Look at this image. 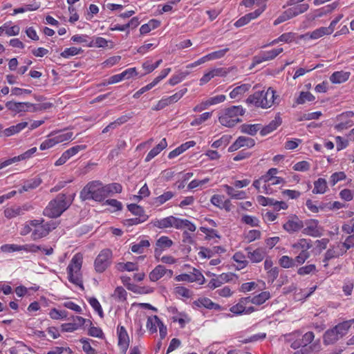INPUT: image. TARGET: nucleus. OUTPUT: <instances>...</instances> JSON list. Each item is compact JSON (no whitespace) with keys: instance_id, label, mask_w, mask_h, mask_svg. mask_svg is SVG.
I'll return each instance as SVG.
<instances>
[{"instance_id":"1","label":"nucleus","mask_w":354,"mask_h":354,"mask_svg":"<svg viewBox=\"0 0 354 354\" xmlns=\"http://www.w3.org/2000/svg\"><path fill=\"white\" fill-rule=\"evenodd\" d=\"M278 97L276 95L275 91L272 87H269L266 91H257L249 95L246 99V102L256 107L266 109L274 105Z\"/></svg>"},{"instance_id":"2","label":"nucleus","mask_w":354,"mask_h":354,"mask_svg":"<svg viewBox=\"0 0 354 354\" xmlns=\"http://www.w3.org/2000/svg\"><path fill=\"white\" fill-rule=\"evenodd\" d=\"M80 197L82 201L101 202L106 198L105 186L99 180L89 182L80 192Z\"/></svg>"},{"instance_id":"3","label":"nucleus","mask_w":354,"mask_h":354,"mask_svg":"<svg viewBox=\"0 0 354 354\" xmlns=\"http://www.w3.org/2000/svg\"><path fill=\"white\" fill-rule=\"evenodd\" d=\"M71 204V201L66 199V196L63 194H58L53 200L50 201L44 210V214L50 218L59 217Z\"/></svg>"},{"instance_id":"4","label":"nucleus","mask_w":354,"mask_h":354,"mask_svg":"<svg viewBox=\"0 0 354 354\" xmlns=\"http://www.w3.org/2000/svg\"><path fill=\"white\" fill-rule=\"evenodd\" d=\"M245 113L241 106H232L223 110L218 116L219 122L225 127H232L241 122L239 116Z\"/></svg>"},{"instance_id":"5","label":"nucleus","mask_w":354,"mask_h":354,"mask_svg":"<svg viewBox=\"0 0 354 354\" xmlns=\"http://www.w3.org/2000/svg\"><path fill=\"white\" fill-rule=\"evenodd\" d=\"M82 264V256L80 254H76L71 259L68 268V280L83 288L82 280L80 274V270Z\"/></svg>"},{"instance_id":"6","label":"nucleus","mask_w":354,"mask_h":354,"mask_svg":"<svg viewBox=\"0 0 354 354\" xmlns=\"http://www.w3.org/2000/svg\"><path fill=\"white\" fill-rule=\"evenodd\" d=\"M112 258V252L109 249L102 250L97 256L94 266L97 272H103L110 266Z\"/></svg>"},{"instance_id":"7","label":"nucleus","mask_w":354,"mask_h":354,"mask_svg":"<svg viewBox=\"0 0 354 354\" xmlns=\"http://www.w3.org/2000/svg\"><path fill=\"white\" fill-rule=\"evenodd\" d=\"M282 48L272 49L268 51H263L253 57L252 66L260 64L263 62H268L274 59L280 53L283 52Z\"/></svg>"},{"instance_id":"8","label":"nucleus","mask_w":354,"mask_h":354,"mask_svg":"<svg viewBox=\"0 0 354 354\" xmlns=\"http://www.w3.org/2000/svg\"><path fill=\"white\" fill-rule=\"evenodd\" d=\"M6 106L15 114L28 111L33 112L37 111L36 106L30 102H15L10 101L6 102Z\"/></svg>"},{"instance_id":"9","label":"nucleus","mask_w":354,"mask_h":354,"mask_svg":"<svg viewBox=\"0 0 354 354\" xmlns=\"http://www.w3.org/2000/svg\"><path fill=\"white\" fill-rule=\"evenodd\" d=\"M32 209V206L29 204H24L22 206L11 207L4 210V215L7 218L10 219L17 216L23 215L26 212L30 211Z\"/></svg>"},{"instance_id":"10","label":"nucleus","mask_w":354,"mask_h":354,"mask_svg":"<svg viewBox=\"0 0 354 354\" xmlns=\"http://www.w3.org/2000/svg\"><path fill=\"white\" fill-rule=\"evenodd\" d=\"M303 227V221L296 216H290L283 225V230L290 234L298 232Z\"/></svg>"},{"instance_id":"11","label":"nucleus","mask_w":354,"mask_h":354,"mask_svg":"<svg viewBox=\"0 0 354 354\" xmlns=\"http://www.w3.org/2000/svg\"><path fill=\"white\" fill-rule=\"evenodd\" d=\"M118 346L123 354H125L129 346V337L122 326L118 328Z\"/></svg>"},{"instance_id":"12","label":"nucleus","mask_w":354,"mask_h":354,"mask_svg":"<svg viewBox=\"0 0 354 354\" xmlns=\"http://www.w3.org/2000/svg\"><path fill=\"white\" fill-rule=\"evenodd\" d=\"M303 234L318 237L322 236V230L318 225V221L316 220H310L306 223V227L302 231Z\"/></svg>"},{"instance_id":"13","label":"nucleus","mask_w":354,"mask_h":354,"mask_svg":"<svg viewBox=\"0 0 354 354\" xmlns=\"http://www.w3.org/2000/svg\"><path fill=\"white\" fill-rule=\"evenodd\" d=\"M164 275H167L170 278L173 275V271L166 269L163 266L158 265L149 273V277L151 281H156Z\"/></svg>"},{"instance_id":"14","label":"nucleus","mask_w":354,"mask_h":354,"mask_svg":"<svg viewBox=\"0 0 354 354\" xmlns=\"http://www.w3.org/2000/svg\"><path fill=\"white\" fill-rule=\"evenodd\" d=\"M57 225L55 223H52V227L44 225L41 226H37V228L34 229L31 234L32 239L35 241L46 236L49 234V232L51 230L55 229Z\"/></svg>"},{"instance_id":"15","label":"nucleus","mask_w":354,"mask_h":354,"mask_svg":"<svg viewBox=\"0 0 354 354\" xmlns=\"http://www.w3.org/2000/svg\"><path fill=\"white\" fill-rule=\"evenodd\" d=\"M173 245V241L167 236H160L156 241L155 248V257L158 258L162 252L167 248H169Z\"/></svg>"},{"instance_id":"16","label":"nucleus","mask_w":354,"mask_h":354,"mask_svg":"<svg viewBox=\"0 0 354 354\" xmlns=\"http://www.w3.org/2000/svg\"><path fill=\"white\" fill-rule=\"evenodd\" d=\"M178 218L170 216L154 221L153 225L154 226L159 228H167L174 227L177 229V227H179V225H178Z\"/></svg>"},{"instance_id":"17","label":"nucleus","mask_w":354,"mask_h":354,"mask_svg":"<svg viewBox=\"0 0 354 354\" xmlns=\"http://www.w3.org/2000/svg\"><path fill=\"white\" fill-rule=\"evenodd\" d=\"M246 250L248 251V258L252 263H259L266 257V252L262 248H257L251 251L250 248H248Z\"/></svg>"},{"instance_id":"18","label":"nucleus","mask_w":354,"mask_h":354,"mask_svg":"<svg viewBox=\"0 0 354 354\" xmlns=\"http://www.w3.org/2000/svg\"><path fill=\"white\" fill-rule=\"evenodd\" d=\"M248 304H250L249 297H242L236 304L230 308V310L236 315L245 314V307Z\"/></svg>"},{"instance_id":"19","label":"nucleus","mask_w":354,"mask_h":354,"mask_svg":"<svg viewBox=\"0 0 354 354\" xmlns=\"http://www.w3.org/2000/svg\"><path fill=\"white\" fill-rule=\"evenodd\" d=\"M281 122L282 121L280 116L276 115L273 120H272L268 125L261 129V134L262 136H266L268 133H270L277 129V128L281 125Z\"/></svg>"},{"instance_id":"20","label":"nucleus","mask_w":354,"mask_h":354,"mask_svg":"<svg viewBox=\"0 0 354 354\" xmlns=\"http://www.w3.org/2000/svg\"><path fill=\"white\" fill-rule=\"evenodd\" d=\"M351 73L346 71H336L334 72L330 77V81L333 84H341L347 81L350 77Z\"/></svg>"},{"instance_id":"21","label":"nucleus","mask_w":354,"mask_h":354,"mask_svg":"<svg viewBox=\"0 0 354 354\" xmlns=\"http://www.w3.org/2000/svg\"><path fill=\"white\" fill-rule=\"evenodd\" d=\"M167 146V142L165 138L162 139L158 145L153 147L147 155L145 161L149 162L155 156L160 153Z\"/></svg>"},{"instance_id":"22","label":"nucleus","mask_w":354,"mask_h":354,"mask_svg":"<svg viewBox=\"0 0 354 354\" xmlns=\"http://www.w3.org/2000/svg\"><path fill=\"white\" fill-rule=\"evenodd\" d=\"M311 241L306 239H300L297 242L292 245V248L295 250V252H308V250L312 247Z\"/></svg>"},{"instance_id":"23","label":"nucleus","mask_w":354,"mask_h":354,"mask_svg":"<svg viewBox=\"0 0 354 354\" xmlns=\"http://www.w3.org/2000/svg\"><path fill=\"white\" fill-rule=\"evenodd\" d=\"M354 319L343 322L334 327V329L337 332V335L340 338L347 334L348 330L351 328Z\"/></svg>"},{"instance_id":"24","label":"nucleus","mask_w":354,"mask_h":354,"mask_svg":"<svg viewBox=\"0 0 354 354\" xmlns=\"http://www.w3.org/2000/svg\"><path fill=\"white\" fill-rule=\"evenodd\" d=\"M251 88L250 84H243L240 86L235 87L230 93V97L232 99H236L241 97L246 92H248Z\"/></svg>"},{"instance_id":"25","label":"nucleus","mask_w":354,"mask_h":354,"mask_svg":"<svg viewBox=\"0 0 354 354\" xmlns=\"http://www.w3.org/2000/svg\"><path fill=\"white\" fill-rule=\"evenodd\" d=\"M195 145H196V142L194 141H193V140L187 142L181 145L180 147H177L174 150L171 151L169 153L168 158H170V159L171 158H174L179 156L180 154H181L184 151H185L189 148H190L192 147H194Z\"/></svg>"},{"instance_id":"26","label":"nucleus","mask_w":354,"mask_h":354,"mask_svg":"<svg viewBox=\"0 0 354 354\" xmlns=\"http://www.w3.org/2000/svg\"><path fill=\"white\" fill-rule=\"evenodd\" d=\"M248 297L250 303L257 306H260L264 304L267 300H268L270 298V294L268 291H264L252 297Z\"/></svg>"},{"instance_id":"27","label":"nucleus","mask_w":354,"mask_h":354,"mask_svg":"<svg viewBox=\"0 0 354 354\" xmlns=\"http://www.w3.org/2000/svg\"><path fill=\"white\" fill-rule=\"evenodd\" d=\"M223 187L225 188L227 194L234 199H244L246 198V194L243 191H238L236 190L234 188H233L231 186H229L227 185H223Z\"/></svg>"},{"instance_id":"28","label":"nucleus","mask_w":354,"mask_h":354,"mask_svg":"<svg viewBox=\"0 0 354 354\" xmlns=\"http://www.w3.org/2000/svg\"><path fill=\"white\" fill-rule=\"evenodd\" d=\"M328 189L327 182L324 178H319L314 182L313 194H324Z\"/></svg>"},{"instance_id":"29","label":"nucleus","mask_w":354,"mask_h":354,"mask_svg":"<svg viewBox=\"0 0 354 354\" xmlns=\"http://www.w3.org/2000/svg\"><path fill=\"white\" fill-rule=\"evenodd\" d=\"M340 337L337 335V332L333 328L330 330H328L325 332L324 335V342L325 344H332L336 342Z\"/></svg>"},{"instance_id":"30","label":"nucleus","mask_w":354,"mask_h":354,"mask_svg":"<svg viewBox=\"0 0 354 354\" xmlns=\"http://www.w3.org/2000/svg\"><path fill=\"white\" fill-rule=\"evenodd\" d=\"M160 22L156 19H151L147 24H143L140 28V32L141 35H145L149 32L151 30L158 28Z\"/></svg>"},{"instance_id":"31","label":"nucleus","mask_w":354,"mask_h":354,"mask_svg":"<svg viewBox=\"0 0 354 354\" xmlns=\"http://www.w3.org/2000/svg\"><path fill=\"white\" fill-rule=\"evenodd\" d=\"M161 322H162L156 315L149 317L147 319V328L151 333H156L157 331V328H158Z\"/></svg>"},{"instance_id":"32","label":"nucleus","mask_w":354,"mask_h":354,"mask_svg":"<svg viewBox=\"0 0 354 354\" xmlns=\"http://www.w3.org/2000/svg\"><path fill=\"white\" fill-rule=\"evenodd\" d=\"M116 268L120 272L124 271H135L138 270V266L137 263L133 262H127V263H118L116 265Z\"/></svg>"},{"instance_id":"33","label":"nucleus","mask_w":354,"mask_h":354,"mask_svg":"<svg viewBox=\"0 0 354 354\" xmlns=\"http://www.w3.org/2000/svg\"><path fill=\"white\" fill-rule=\"evenodd\" d=\"M338 248H339V245H337V247L333 246L332 248H330L326 251V252L325 254V257L324 259V262H325L324 266H328V263H327L328 261H329L330 259H331L333 258L337 257L342 254V252H340L338 250Z\"/></svg>"},{"instance_id":"34","label":"nucleus","mask_w":354,"mask_h":354,"mask_svg":"<svg viewBox=\"0 0 354 354\" xmlns=\"http://www.w3.org/2000/svg\"><path fill=\"white\" fill-rule=\"evenodd\" d=\"M315 100V97L310 92L301 91L299 97L295 100V104H303L306 102H312Z\"/></svg>"},{"instance_id":"35","label":"nucleus","mask_w":354,"mask_h":354,"mask_svg":"<svg viewBox=\"0 0 354 354\" xmlns=\"http://www.w3.org/2000/svg\"><path fill=\"white\" fill-rule=\"evenodd\" d=\"M108 41L103 37H97L93 38L87 44L88 47L105 48L107 46Z\"/></svg>"},{"instance_id":"36","label":"nucleus","mask_w":354,"mask_h":354,"mask_svg":"<svg viewBox=\"0 0 354 354\" xmlns=\"http://www.w3.org/2000/svg\"><path fill=\"white\" fill-rule=\"evenodd\" d=\"M41 180L39 178L32 179L28 182H26L24 185L19 190V193H22L24 192H27L30 189H35L37 187L41 184Z\"/></svg>"},{"instance_id":"37","label":"nucleus","mask_w":354,"mask_h":354,"mask_svg":"<svg viewBox=\"0 0 354 354\" xmlns=\"http://www.w3.org/2000/svg\"><path fill=\"white\" fill-rule=\"evenodd\" d=\"M330 35L326 28V27H320L314 31H313L310 33H307L306 35V37L309 36L310 38L313 39H319L324 35Z\"/></svg>"},{"instance_id":"38","label":"nucleus","mask_w":354,"mask_h":354,"mask_svg":"<svg viewBox=\"0 0 354 354\" xmlns=\"http://www.w3.org/2000/svg\"><path fill=\"white\" fill-rule=\"evenodd\" d=\"M104 186L106 197L111 196L113 193H120L122 189V185L119 183H111Z\"/></svg>"},{"instance_id":"39","label":"nucleus","mask_w":354,"mask_h":354,"mask_svg":"<svg viewBox=\"0 0 354 354\" xmlns=\"http://www.w3.org/2000/svg\"><path fill=\"white\" fill-rule=\"evenodd\" d=\"M127 121V118L126 116H122L118 118L115 121L111 122L109 125H107L103 130L102 133H105L109 131L111 129H114L117 128L120 124L126 122Z\"/></svg>"},{"instance_id":"40","label":"nucleus","mask_w":354,"mask_h":354,"mask_svg":"<svg viewBox=\"0 0 354 354\" xmlns=\"http://www.w3.org/2000/svg\"><path fill=\"white\" fill-rule=\"evenodd\" d=\"M174 196V194L172 192L168 191L162 194V195L154 198V203L157 205L164 204L167 201L170 200Z\"/></svg>"},{"instance_id":"41","label":"nucleus","mask_w":354,"mask_h":354,"mask_svg":"<svg viewBox=\"0 0 354 354\" xmlns=\"http://www.w3.org/2000/svg\"><path fill=\"white\" fill-rule=\"evenodd\" d=\"M260 129V124H243L241 126V131L245 133L254 136Z\"/></svg>"},{"instance_id":"42","label":"nucleus","mask_w":354,"mask_h":354,"mask_svg":"<svg viewBox=\"0 0 354 354\" xmlns=\"http://www.w3.org/2000/svg\"><path fill=\"white\" fill-rule=\"evenodd\" d=\"M294 17V13L292 12V10L288 9L284 11L280 16H279L274 21V25L277 26L279 24L284 22Z\"/></svg>"},{"instance_id":"43","label":"nucleus","mask_w":354,"mask_h":354,"mask_svg":"<svg viewBox=\"0 0 354 354\" xmlns=\"http://www.w3.org/2000/svg\"><path fill=\"white\" fill-rule=\"evenodd\" d=\"M261 236V232L257 230H252L244 235V240L247 243H251L256 239H259Z\"/></svg>"},{"instance_id":"44","label":"nucleus","mask_w":354,"mask_h":354,"mask_svg":"<svg viewBox=\"0 0 354 354\" xmlns=\"http://www.w3.org/2000/svg\"><path fill=\"white\" fill-rule=\"evenodd\" d=\"M83 52L81 48L71 47L66 48L62 53L61 56L64 58H69L70 57L78 55Z\"/></svg>"},{"instance_id":"45","label":"nucleus","mask_w":354,"mask_h":354,"mask_svg":"<svg viewBox=\"0 0 354 354\" xmlns=\"http://www.w3.org/2000/svg\"><path fill=\"white\" fill-rule=\"evenodd\" d=\"M177 229H183L187 228L190 232H194L196 229V225L187 219H180L178 218Z\"/></svg>"},{"instance_id":"46","label":"nucleus","mask_w":354,"mask_h":354,"mask_svg":"<svg viewBox=\"0 0 354 354\" xmlns=\"http://www.w3.org/2000/svg\"><path fill=\"white\" fill-rule=\"evenodd\" d=\"M212 115V112H205L199 116L196 117L192 122V126H197L203 124L207 120H209Z\"/></svg>"},{"instance_id":"47","label":"nucleus","mask_w":354,"mask_h":354,"mask_svg":"<svg viewBox=\"0 0 354 354\" xmlns=\"http://www.w3.org/2000/svg\"><path fill=\"white\" fill-rule=\"evenodd\" d=\"M279 264L284 268H290L296 266L294 259L288 256H282L279 259Z\"/></svg>"},{"instance_id":"48","label":"nucleus","mask_w":354,"mask_h":354,"mask_svg":"<svg viewBox=\"0 0 354 354\" xmlns=\"http://www.w3.org/2000/svg\"><path fill=\"white\" fill-rule=\"evenodd\" d=\"M232 258L236 262L239 263V269L245 268L248 264V261L245 260V255L241 252H236Z\"/></svg>"},{"instance_id":"49","label":"nucleus","mask_w":354,"mask_h":354,"mask_svg":"<svg viewBox=\"0 0 354 354\" xmlns=\"http://www.w3.org/2000/svg\"><path fill=\"white\" fill-rule=\"evenodd\" d=\"M149 245L150 243L148 240H142L139 243L131 246V251L133 252L141 254L143 252L144 248H147Z\"/></svg>"},{"instance_id":"50","label":"nucleus","mask_w":354,"mask_h":354,"mask_svg":"<svg viewBox=\"0 0 354 354\" xmlns=\"http://www.w3.org/2000/svg\"><path fill=\"white\" fill-rule=\"evenodd\" d=\"M194 304L198 307H205L208 309H212L213 302L208 298L203 297L194 302Z\"/></svg>"},{"instance_id":"51","label":"nucleus","mask_w":354,"mask_h":354,"mask_svg":"<svg viewBox=\"0 0 354 354\" xmlns=\"http://www.w3.org/2000/svg\"><path fill=\"white\" fill-rule=\"evenodd\" d=\"M127 292L122 286L117 287L114 291L113 297L120 301H124L127 299Z\"/></svg>"},{"instance_id":"52","label":"nucleus","mask_w":354,"mask_h":354,"mask_svg":"<svg viewBox=\"0 0 354 354\" xmlns=\"http://www.w3.org/2000/svg\"><path fill=\"white\" fill-rule=\"evenodd\" d=\"M233 68H214L211 69L212 73L214 77H225Z\"/></svg>"},{"instance_id":"53","label":"nucleus","mask_w":354,"mask_h":354,"mask_svg":"<svg viewBox=\"0 0 354 354\" xmlns=\"http://www.w3.org/2000/svg\"><path fill=\"white\" fill-rule=\"evenodd\" d=\"M346 176L344 172L339 171L333 174L330 178V183L332 186H334L339 181L344 180Z\"/></svg>"},{"instance_id":"54","label":"nucleus","mask_w":354,"mask_h":354,"mask_svg":"<svg viewBox=\"0 0 354 354\" xmlns=\"http://www.w3.org/2000/svg\"><path fill=\"white\" fill-rule=\"evenodd\" d=\"M241 220L243 223L252 227H257L259 223V221L257 217L249 215L243 216Z\"/></svg>"},{"instance_id":"55","label":"nucleus","mask_w":354,"mask_h":354,"mask_svg":"<svg viewBox=\"0 0 354 354\" xmlns=\"http://www.w3.org/2000/svg\"><path fill=\"white\" fill-rule=\"evenodd\" d=\"M238 138H239V141H241L240 144L242 147H246L250 148V147H254L255 145L254 140L251 138L245 137V136H240Z\"/></svg>"},{"instance_id":"56","label":"nucleus","mask_w":354,"mask_h":354,"mask_svg":"<svg viewBox=\"0 0 354 354\" xmlns=\"http://www.w3.org/2000/svg\"><path fill=\"white\" fill-rule=\"evenodd\" d=\"M228 51L229 48H226L209 53L208 55L209 57L210 60L218 59L223 57Z\"/></svg>"},{"instance_id":"57","label":"nucleus","mask_w":354,"mask_h":354,"mask_svg":"<svg viewBox=\"0 0 354 354\" xmlns=\"http://www.w3.org/2000/svg\"><path fill=\"white\" fill-rule=\"evenodd\" d=\"M128 209L135 215L145 217L143 209L136 204H130L127 206Z\"/></svg>"},{"instance_id":"58","label":"nucleus","mask_w":354,"mask_h":354,"mask_svg":"<svg viewBox=\"0 0 354 354\" xmlns=\"http://www.w3.org/2000/svg\"><path fill=\"white\" fill-rule=\"evenodd\" d=\"M73 133L72 132H67L64 133H60L55 136L57 144L68 141L72 139Z\"/></svg>"},{"instance_id":"59","label":"nucleus","mask_w":354,"mask_h":354,"mask_svg":"<svg viewBox=\"0 0 354 354\" xmlns=\"http://www.w3.org/2000/svg\"><path fill=\"white\" fill-rule=\"evenodd\" d=\"M86 149V145H76L75 147H73L66 151H64L66 155L71 158L72 156L77 154L79 151L84 150Z\"/></svg>"},{"instance_id":"60","label":"nucleus","mask_w":354,"mask_h":354,"mask_svg":"<svg viewBox=\"0 0 354 354\" xmlns=\"http://www.w3.org/2000/svg\"><path fill=\"white\" fill-rule=\"evenodd\" d=\"M293 169L295 171H306L309 170L310 169V164L307 161H301L298 162L293 166Z\"/></svg>"},{"instance_id":"61","label":"nucleus","mask_w":354,"mask_h":354,"mask_svg":"<svg viewBox=\"0 0 354 354\" xmlns=\"http://www.w3.org/2000/svg\"><path fill=\"white\" fill-rule=\"evenodd\" d=\"M56 140L55 137L52 138H48L46 140H44L41 145H40V149L41 150H46L49 148H51L54 147L55 145H57Z\"/></svg>"},{"instance_id":"62","label":"nucleus","mask_w":354,"mask_h":354,"mask_svg":"<svg viewBox=\"0 0 354 354\" xmlns=\"http://www.w3.org/2000/svg\"><path fill=\"white\" fill-rule=\"evenodd\" d=\"M257 286L255 282L243 283L240 287V292H247L254 290Z\"/></svg>"},{"instance_id":"63","label":"nucleus","mask_w":354,"mask_h":354,"mask_svg":"<svg viewBox=\"0 0 354 354\" xmlns=\"http://www.w3.org/2000/svg\"><path fill=\"white\" fill-rule=\"evenodd\" d=\"M310 257L309 252H300L299 254L294 259L295 263L303 264Z\"/></svg>"},{"instance_id":"64","label":"nucleus","mask_w":354,"mask_h":354,"mask_svg":"<svg viewBox=\"0 0 354 354\" xmlns=\"http://www.w3.org/2000/svg\"><path fill=\"white\" fill-rule=\"evenodd\" d=\"M187 88H183V89L178 91L173 95L169 97L168 99L169 100L170 104L178 102L187 93Z\"/></svg>"}]
</instances>
